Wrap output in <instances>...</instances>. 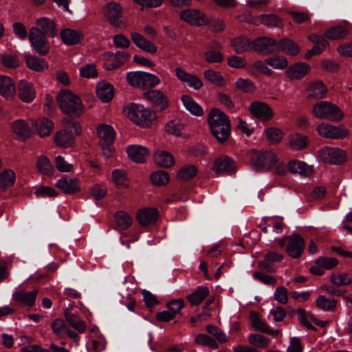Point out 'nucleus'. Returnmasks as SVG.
Instances as JSON below:
<instances>
[{
  "label": "nucleus",
  "instance_id": "obj_16",
  "mask_svg": "<svg viewBox=\"0 0 352 352\" xmlns=\"http://www.w3.org/2000/svg\"><path fill=\"white\" fill-rule=\"evenodd\" d=\"M352 31V24L344 21L342 23L328 29L324 34L331 40H340L345 38Z\"/></svg>",
  "mask_w": 352,
  "mask_h": 352
},
{
  "label": "nucleus",
  "instance_id": "obj_52",
  "mask_svg": "<svg viewBox=\"0 0 352 352\" xmlns=\"http://www.w3.org/2000/svg\"><path fill=\"white\" fill-rule=\"evenodd\" d=\"M184 129V124L177 119L168 122L165 126V130L168 133L175 136H181Z\"/></svg>",
  "mask_w": 352,
  "mask_h": 352
},
{
  "label": "nucleus",
  "instance_id": "obj_60",
  "mask_svg": "<svg viewBox=\"0 0 352 352\" xmlns=\"http://www.w3.org/2000/svg\"><path fill=\"white\" fill-rule=\"evenodd\" d=\"M236 87L245 93L254 92L256 90V85L249 78H239L235 82Z\"/></svg>",
  "mask_w": 352,
  "mask_h": 352
},
{
  "label": "nucleus",
  "instance_id": "obj_62",
  "mask_svg": "<svg viewBox=\"0 0 352 352\" xmlns=\"http://www.w3.org/2000/svg\"><path fill=\"white\" fill-rule=\"evenodd\" d=\"M315 263L322 269L331 270L338 265V261L334 257L320 256L316 260Z\"/></svg>",
  "mask_w": 352,
  "mask_h": 352
},
{
  "label": "nucleus",
  "instance_id": "obj_20",
  "mask_svg": "<svg viewBox=\"0 0 352 352\" xmlns=\"http://www.w3.org/2000/svg\"><path fill=\"white\" fill-rule=\"evenodd\" d=\"M310 71L308 64L302 62L296 63L287 68L286 76L291 80H298L303 78Z\"/></svg>",
  "mask_w": 352,
  "mask_h": 352
},
{
  "label": "nucleus",
  "instance_id": "obj_43",
  "mask_svg": "<svg viewBox=\"0 0 352 352\" xmlns=\"http://www.w3.org/2000/svg\"><path fill=\"white\" fill-rule=\"evenodd\" d=\"M299 322L309 330H316L311 324L314 315L311 312L306 311L304 309L298 308L296 311Z\"/></svg>",
  "mask_w": 352,
  "mask_h": 352
},
{
  "label": "nucleus",
  "instance_id": "obj_4",
  "mask_svg": "<svg viewBox=\"0 0 352 352\" xmlns=\"http://www.w3.org/2000/svg\"><path fill=\"white\" fill-rule=\"evenodd\" d=\"M126 113L133 123L141 127L150 126L155 118L153 111L137 104H131L127 108Z\"/></svg>",
  "mask_w": 352,
  "mask_h": 352
},
{
  "label": "nucleus",
  "instance_id": "obj_18",
  "mask_svg": "<svg viewBox=\"0 0 352 352\" xmlns=\"http://www.w3.org/2000/svg\"><path fill=\"white\" fill-rule=\"evenodd\" d=\"M126 152L129 159L136 163H144L149 156L148 149L142 145H129L127 146Z\"/></svg>",
  "mask_w": 352,
  "mask_h": 352
},
{
  "label": "nucleus",
  "instance_id": "obj_27",
  "mask_svg": "<svg viewBox=\"0 0 352 352\" xmlns=\"http://www.w3.org/2000/svg\"><path fill=\"white\" fill-rule=\"evenodd\" d=\"M15 93V85L12 78L7 76H0V94L6 98H12Z\"/></svg>",
  "mask_w": 352,
  "mask_h": 352
},
{
  "label": "nucleus",
  "instance_id": "obj_11",
  "mask_svg": "<svg viewBox=\"0 0 352 352\" xmlns=\"http://www.w3.org/2000/svg\"><path fill=\"white\" fill-rule=\"evenodd\" d=\"M143 98L153 107L164 111L169 105L168 98L158 89L148 90L143 94Z\"/></svg>",
  "mask_w": 352,
  "mask_h": 352
},
{
  "label": "nucleus",
  "instance_id": "obj_22",
  "mask_svg": "<svg viewBox=\"0 0 352 352\" xmlns=\"http://www.w3.org/2000/svg\"><path fill=\"white\" fill-rule=\"evenodd\" d=\"M236 167L233 160L226 155L220 156L214 161L213 170L217 174L231 173Z\"/></svg>",
  "mask_w": 352,
  "mask_h": 352
},
{
  "label": "nucleus",
  "instance_id": "obj_56",
  "mask_svg": "<svg viewBox=\"0 0 352 352\" xmlns=\"http://www.w3.org/2000/svg\"><path fill=\"white\" fill-rule=\"evenodd\" d=\"M169 175L164 170H157L150 176L151 182L157 186H164L169 181Z\"/></svg>",
  "mask_w": 352,
  "mask_h": 352
},
{
  "label": "nucleus",
  "instance_id": "obj_5",
  "mask_svg": "<svg viewBox=\"0 0 352 352\" xmlns=\"http://www.w3.org/2000/svg\"><path fill=\"white\" fill-rule=\"evenodd\" d=\"M252 168L256 171L269 170L278 162L276 155L271 151L251 153Z\"/></svg>",
  "mask_w": 352,
  "mask_h": 352
},
{
  "label": "nucleus",
  "instance_id": "obj_14",
  "mask_svg": "<svg viewBox=\"0 0 352 352\" xmlns=\"http://www.w3.org/2000/svg\"><path fill=\"white\" fill-rule=\"evenodd\" d=\"M249 110L254 117L263 122L270 121L274 116L272 109L267 104L263 102L256 101L251 103Z\"/></svg>",
  "mask_w": 352,
  "mask_h": 352
},
{
  "label": "nucleus",
  "instance_id": "obj_35",
  "mask_svg": "<svg viewBox=\"0 0 352 352\" xmlns=\"http://www.w3.org/2000/svg\"><path fill=\"white\" fill-rule=\"evenodd\" d=\"M111 179L119 189H125L129 186V179L123 169H116L111 173Z\"/></svg>",
  "mask_w": 352,
  "mask_h": 352
},
{
  "label": "nucleus",
  "instance_id": "obj_32",
  "mask_svg": "<svg viewBox=\"0 0 352 352\" xmlns=\"http://www.w3.org/2000/svg\"><path fill=\"white\" fill-rule=\"evenodd\" d=\"M288 170L292 173H298L307 176L312 172V166H308L304 162L299 160H291L287 164Z\"/></svg>",
  "mask_w": 352,
  "mask_h": 352
},
{
  "label": "nucleus",
  "instance_id": "obj_6",
  "mask_svg": "<svg viewBox=\"0 0 352 352\" xmlns=\"http://www.w3.org/2000/svg\"><path fill=\"white\" fill-rule=\"evenodd\" d=\"M104 16L109 23L117 28H125L126 22L122 16V8L117 2H109L104 10Z\"/></svg>",
  "mask_w": 352,
  "mask_h": 352
},
{
  "label": "nucleus",
  "instance_id": "obj_58",
  "mask_svg": "<svg viewBox=\"0 0 352 352\" xmlns=\"http://www.w3.org/2000/svg\"><path fill=\"white\" fill-rule=\"evenodd\" d=\"M258 20L261 23L269 27H280L282 25L280 19L273 14H261Z\"/></svg>",
  "mask_w": 352,
  "mask_h": 352
},
{
  "label": "nucleus",
  "instance_id": "obj_38",
  "mask_svg": "<svg viewBox=\"0 0 352 352\" xmlns=\"http://www.w3.org/2000/svg\"><path fill=\"white\" fill-rule=\"evenodd\" d=\"M231 43L234 51L238 54H242L252 49V42L246 37L239 36L233 38Z\"/></svg>",
  "mask_w": 352,
  "mask_h": 352
},
{
  "label": "nucleus",
  "instance_id": "obj_34",
  "mask_svg": "<svg viewBox=\"0 0 352 352\" xmlns=\"http://www.w3.org/2000/svg\"><path fill=\"white\" fill-rule=\"evenodd\" d=\"M210 294L209 288L199 286L192 294L186 296L192 306L199 305Z\"/></svg>",
  "mask_w": 352,
  "mask_h": 352
},
{
  "label": "nucleus",
  "instance_id": "obj_42",
  "mask_svg": "<svg viewBox=\"0 0 352 352\" xmlns=\"http://www.w3.org/2000/svg\"><path fill=\"white\" fill-rule=\"evenodd\" d=\"M309 89L311 94L308 96L309 98L322 99L327 92V89L322 81L311 83Z\"/></svg>",
  "mask_w": 352,
  "mask_h": 352
},
{
  "label": "nucleus",
  "instance_id": "obj_24",
  "mask_svg": "<svg viewBox=\"0 0 352 352\" xmlns=\"http://www.w3.org/2000/svg\"><path fill=\"white\" fill-rule=\"evenodd\" d=\"M158 210L155 208H148L140 210L137 214V219L142 226L154 223L158 217Z\"/></svg>",
  "mask_w": 352,
  "mask_h": 352
},
{
  "label": "nucleus",
  "instance_id": "obj_55",
  "mask_svg": "<svg viewBox=\"0 0 352 352\" xmlns=\"http://www.w3.org/2000/svg\"><path fill=\"white\" fill-rule=\"evenodd\" d=\"M195 342L199 345L209 346L211 349H217L219 347L216 340L206 333H200L196 336Z\"/></svg>",
  "mask_w": 352,
  "mask_h": 352
},
{
  "label": "nucleus",
  "instance_id": "obj_12",
  "mask_svg": "<svg viewBox=\"0 0 352 352\" xmlns=\"http://www.w3.org/2000/svg\"><path fill=\"white\" fill-rule=\"evenodd\" d=\"M305 241L302 236L297 233L289 236L285 251L293 258L300 257L304 252Z\"/></svg>",
  "mask_w": 352,
  "mask_h": 352
},
{
  "label": "nucleus",
  "instance_id": "obj_39",
  "mask_svg": "<svg viewBox=\"0 0 352 352\" xmlns=\"http://www.w3.org/2000/svg\"><path fill=\"white\" fill-rule=\"evenodd\" d=\"M116 228L124 230L129 228L133 223L132 217L124 211H119L115 215Z\"/></svg>",
  "mask_w": 352,
  "mask_h": 352
},
{
  "label": "nucleus",
  "instance_id": "obj_31",
  "mask_svg": "<svg viewBox=\"0 0 352 352\" xmlns=\"http://www.w3.org/2000/svg\"><path fill=\"white\" fill-rule=\"evenodd\" d=\"M280 51L289 56H296L300 52V47L294 41L283 38L278 44L277 52Z\"/></svg>",
  "mask_w": 352,
  "mask_h": 352
},
{
  "label": "nucleus",
  "instance_id": "obj_36",
  "mask_svg": "<svg viewBox=\"0 0 352 352\" xmlns=\"http://www.w3.org/2000/svg\"><path fill=\"white\" fill-rule=\"evenodd\" d=\"M40 137H46L50 135L54 128L52 122L46 118H41L34 121V126Z\"/></svg>",
  "mask_w": 352,
  "mask_h": 352
},
{
  "label": "nucleus",
  "instance_id": "obj_10",
  "mask_svg": "<svg viewBox=\"0 0 352 352\" xmlns=\"http://www.w3.org/2000/svg\"><path fill=\"white\" fill-rule=\"evenodd\" d=\"M37 294V289L28 292L20 289L14 292L12 297L14 304L16 305L21 307L30 308L34 305Z\"/></svg>",
  "mask_w": 352,
  "mask_h": 352
},
{
  "label": "nucleus",
  "instance_id": "obj_23",
  "mask_svg": "<svg viewBox=\"0 0 352 352\" xmlns=\"http://www.w3.org/2000/svg\"><path fill=\"white\" fill-rule=\"evenodd\" d=\"M131 38L134 44L144 52L154 54L157 52V48L154 43L147 40L138 32H132Z\"/></svg>",
  "mask_w": 352,
  "mask_h": 352
},
{
  "label": "nucleus",
  "instance_id": "obj_29",
  "mask_svg": "<svg viewBox=\"0 0 352 352\" xmlns=\"http://www.w3.org/2000/svg\"><path fill=\"white\" fill-rule=\"evenodd\" d=\"M129 58V55L123 52H118L109 56V60L104 64L107 70H113L122 65Z\"/></svg>",
  "mask_w": 352,
  "mask_h": 352
},
{
  "label": "nucleus",
  "instance_id": "obj_30",
  "mask_svg": "<svg viewBox=\"0 0 352 352\" xmlns=\"http://www.w3.org/2000/svg\"><path fill=\"white\" fill-rule=\"evenodd\" d=\"M98 138L105 144L113 143L116 138V132L113 128L108 124H101L97 129Z\"/></svg>",
  "mask_w": 352,
  "mask_h": 352
},
{
  "label": "nucleus",
  "instance_id": "obj_53",
  "mask_svg": "<svg viewBox=\"0 0 352 352\" xmlns=\"http://www.w3.org/2000/svg\"><path fill=\"white\" fill-rule=\"evenodd\" d=\"M65 316L67 321L72 327L76 330H85L86 328L85 323L78 316L75 314L70 313L67 311H65Z\"/></svg>",
  "mask_w": 352,
  "mask_h": 352
},
{
  "label": "nucleus",
  "instance_id": "obj_17",
  "mask_svg": "<svg viewBox=\"0 0 352 352\" xmlns=\"http://www.w3.org/2000/svg\"><path fill=\"white\" fill-rule=\"evenodd\" d=\"M179 17L184 21L192 25L199 26L206 23L205 15L197 10H184L181 11Z\"/></svg>",
  "mask_w": 352,
  "mask_h": 352
},
{
  "label": "nucleus",
  "instance_id": "obj_37",
  "mask_svg": "<svg viewBox=\"0 0 352 352\" xmlns=\"http://www.w3.org/2000/svg\"><path fill=\"white\" fill-rule=\"evenodd\" d=\"M181 99L185 108L192 114L196 116H201L204 114L201 107L191 96L183 95Z\"/></svg>",
  "mask_w": 352,
  "mask_h": 352
},
{
  "label": "nucleus",
  "instance_id": "obj_8",
  "mask_svg": "<svg viewBox=\"0 0 352 352\" xmlns=\"http://www.w3.org/2000/svg\"><path fill=\"white\" fill-rule=\"evenodd\" d=\"M316 131L321 137L331 140L343 139L349 134L343 125L334 126L325 122L318 124Z\"/></svg>",
  "mask_w": 352,
  "mask_h": 352
},
{
  "label": "nucleus",
  "instance_id": "obj_33",
  "mask_svg": "<svg viewBox=\"0 0 352 352\" xmlns=\"http://www.w3.org/2000/svg\"><path fill=\"white\" fill-rule=\"evenodd\" d=\"M56 186L65 194H73L80 190L77 179L62 178L57 181Z\"/></svg>",
  "mask_w": 352,
  "mask_h": 352
},
{
  "label": "nucleus",
  "instance_id": "obj_15",
  "mask_svg": "<svg viewBox=\"0 0 352 352\" xmlns=\"http://www.w3.org/2000/svg\"><path fill=\"white\" fill-rule=\"evenodd\" d=\"M283 259V254L274 251H267L265 254L263 259L258 263L257 266L266 272L272 273L275 271L274 263L280 262Z\"/></svg>",
  "mask_w": 352,
  "mask_h": 352
},
{
  "label": "nucleus",
  "instance_id": "obj_50",
  "mask_svg": "<svg viewBox=\"0 0 352 352\" xmlns=\"http://www.w3.org/2000/svg\"><path fill=\"white\" fill-rule=\"evenodd\" d=\"M316 305L322 310L332 311L336 307L337 300L333 298H327L324 295H320L316 299Z\"/></svg>",
  "mask_w": 352,
  "mask_h": 352
},
{
  "label": "nucleus",
  "instance_id": "obj_28",
  "mask_svg": "<svg viewBox=\"0 0 352 352\" xmlns=\"http://www.w3.org/2000/svg\"><path fill=\"white\" fill-rule=\"evenodd\" d=\"M155 163L161 167L170 168L175 164L173 155L166 151H157L153 155Z\"/></svg>",
  "mask_w": 352,
  "mask_h": 352
},
{
  "label": "nucleus",
  "instance_id": "obj_46",
  "mask_svg": "<svg viewBox=\"0 0 352 352\" xmlns=\"http://www.w3.org/2000/svg\"><path fill=\"white\" fill-rule=\"evenodd\" d=\"M265 62L275 69H284L288 65L287 59L283 56H273L265 58Z\"/></svg>",
  "mask_w": 352,
  "mask_h": 352
},
{
  "label": "nucleus",
  "instance_id": "obj_57",
  "mask_svg": "<svg viewBox=\"0 0 352 352\" xmlns=\"http://www.w3.org/2000/svg\"><path fill=\"white\" fill-rule=\"evenodd\" d=\"M248 340L250 344L258 348H266L270 344V340L267 338L258 333L250 334Z\"/></svg>",
  "mask_w": 352,
  "mask_h": 352
},
{
  "label": "nucleus",
  "instance_id": "obj_51",
  "mask_svg": "<svg viewBox=\"0 0 352 352\" xmlns=\"http://www.w3.org/2000/svg\"><path fill=\"white\" fill-rule=\"evenodd\" d=\"M64 129L61 130L69 135H73L74 137H76L81 133V127L80 124L71 119L65 120L63 121Z\"/></svg>",
  "mask_w": 352,
  "mask_h": 352
},
{
  "label": "nucleus",
  "instance_id": "obj_54",
  "mask_svg": "<svg viewBox=\"0 0 352 352\" xmlns=\"http://www.w3.org/2000/svg\"><path fill=\"white\" fill-rule=\"evenodd\" d=\"M197 168L194 165H188L182 167L177 173V177L182 181L189 180L196 176Z\"/></svg>",
  "mask_w": 352,
  "mask_h": 352
},
{
  "label": "nucleus",
  "instance_id": "obj_40",
  "mask_svg": "<svg viewBox=\"0 0 352 352\" xmlns=\"http://www.w3.org/2000/svg\"><path fill=\"white\" fill-rule=\"evenodd\" d=\"M36 27L38 28L45 35L54 36L56 34V30L54 23L47 18H41L36 20Z\"/></svg>",
  "mask_w": 352,
  "mask_h": 352
},
{
  "label": "nucleus",
  "instance_id": "obj_47",
  "mask_svg": "<svg viewBox=\"0 0 352 352\" xmlns=\"http://www.w3.org/2000/svg\"><path fill=\"white\" fill-rule=\"evenodd\" d=\"M204 76L208 81L217 86L223 87L226 85L224 78L219 72L212 69H206L204 72Z\"/></svg>",
  "mask_w": 352,
  "mask_h": 352
},
{
  "label": "nucleus",
  "instance_id": "obj_3",
  "mask_svg": "<svg viewBox=\"0 0 352 352\" xmlns=\"http://www.w3.org/2000/svg\"><path fill=\"white\" fill-rule=\"evenodd\" d=\"M312 114L319 119H324L332 122H338L343 119L344 113L336 104L322 100L314 104Z\"/></svg>",
  "mask_w": 352,
  "mask_h": 352
},
{
  "label": "nucleus",
  "instance_id": "obj_45",
  "mask_svg": "<svg viewBox=\"0 0 352 352\" xmlns=\"http://www.w3.org/2000/svg\"><path fill=\"white\" fill-rule=\"evenodd\" d=\"M288 143L294 150H301L306 147L307 138L299 133L294 134L289 137Z\"/></svg>",
  "mask_w": 352,
  "mask_h": 352
},
{
  "label": "nucleus",
  "instance_id": "obj_13",
  "mask_svg": "<svg viewBox=\"0 0 352 352\" xmlns=\"http://www.w3.org/2000/svg\"><path fill=\"white\" fill-rule=\"evenodd\" d=\"M252 49L265 56L277 52L278 43L272 38L260 37L252 42Z\"/></svg>",
  "mask_w": 352,
  "mask_h": 352
},
{
  "label": "nucleus",
  "instance_id": "obj_19",
  "mask_svg": "<svg viewBox=\"0 0 352 352\" xmlns=\"http://www.w3.org/2000/svg\"><path fill=\"white\" fill-rule=\"evenodd\" d=\"M34 126V120H29L28 121L18 120L12 124L14 133L22 139H26L31 135L32 129Z\"/></svg>",
  "mask_w": 352,
  "mask_h": 352
},
{
  "label": "nucleus",
  "instance_id": "obj_44",
  "mask_svg": "<svg viewBox=\"0 0 352 352\" xmlns=\"http://www.w3.org/2000/svg\"><path fill=\"white\" fill-rule=\"evenodd\" d=\"M75 137L63 131H59L56 133L54 142L57 146L67 148L72 146Z\"/></svg>",
  "mask_w": 352,
  "mask_h": 352
},
{
  "label": "nucleus",
  "instance_id": "obj_41",
  "mask_svg": "<svg viewBox=\"0 0 352 352\" xmlns=\"http://www.w3.org/2000/svg\"><path fill=\"white\" fill-rule=\"evenodd\" d=\"M25 62L28 67L36 72H43L48 67L45 59L32 56H25Z\"/></svg>",
  "mask_w": 352,
  "mask_h": 352
},
{
  "label": "nucleus",
  "instance_id": "obj_49",
  "mask_svg": "<svg viewBox=\"0 0 352 352\" xmlns=\"http://www.w3.org/2000/svg\"><path fill=\"white\" fill-rule=\"evenodd\" d=\"M0 62L3 67L15 69L19 67L21 61L16 54H3L1 55Z\"/></svg>",
  "mask_w": 352,
  "mask_h": 352
},
{
  "label": "nucleus",
  "instance_id": "obj_61",
  "mask_svg": "<svg viewBox=\"0 0 352 352\" xmlns=\"http://www.w3.org/2000/svg\"><path fill=\"white\" fill-rule=\"evenodd\" d=\"M265 132L266 138L270 144L279 142L283 137V132L277 128L270 127L267 129Z\"/></svg>",
  "mask_w": 352,
  "mask_h": 352
},
{
  "label": "nucleus",
  "instance_id": "obj_7",
  "mask_svg": "<svg viewBox=\"0 0 352 352\" xmlns=\"http://www.w3.org/2000/svg\"><path fill=\"white\" fill-rule=\"evenodd\" d=\"M29 41L33 50L39 55L45 56L50 52V44L46 35L38 28H32L30 30Z\"/></svg>",
  "mask_w": 352,
  "mask_h": 352
},
{
  "label": "nucleus",
  "instance_id": "obj_63",
  "mask_svg": "<svg viewBox=\"0 0 352 352\" xmlns=\"http://www.w3.org/2000/svg\"><path fill=\"white\" fill-rule=\"evenodd\" d=\"M37 168L40 173L49 175L53 170V166L50 160L45 156H41L37 160Z\"/></svg>",
  "mask_w": 352,
  "mask_h": 352
},
{
  "label": "nucleus",
  "instance_id": "obj_21",
  "mask_svg": "<svg viewBox=\"0 0 352 352\" xmlns=\"http://www.w3.org/2000/svg\"><path fill=\"white\" fill-rule=\"evenodd\" d=\"M19 98L24 102H32L36 96V91L32 82L21 80L18 86Z\"/></svg>",
  "mask_w": 352,
  "mask_h": 352
},
{
  "label": "nucleus",
  "instance_id": "obj_26",
  "mask_svg": "<svg viewBox=\"0 0 352 352\" xmlns=\"http://www.w3.org/2000/svg\"><path fill=\"white\" fill-rule=\"evenodd\" d=\"M96 94L103 102H108L112 100L114 95V88L109 82H99L97 85Z\"/></svg>",
  "mask_w": 352,
  "mask_h": 352
},
{
  "label": "nucleus",
  "instance_id": "obj_2",
  "mask_svg": "<svg viewBox=\"0 0 352 352\" xmlns=\"http://www.w3.org/2000/svg\"><path fill=\"white\" fill-rule=\"evenodd\" d=\"M56 100L60 109L66 114L79 117L85 111V107L81 99L69 90L61 91Z\"/></svg>",
  "mask_w": 352,
  "mask_h": 352
},
{
  "label": "nucleus",
  "instance_id": "obj_48",
  "mask_svg": "<svg viewBox=\"0 0 352 352\" xmlns=\"http://www.w3.org/2000/svg\"><path fill=\"white\" fill-rule=\"evenodd\" d=\"M15 173L10 169L5 170L0 173V188L5 189L12 186L15 182Z\"/></svg>",
  "mask_w": 352,
  "mask_h": 352
},
{
  "label": "nucleus",
  "instance_id": "obj_1",
  "mask_svg": "<svg viewBox=\"0 0 352 352\" xmlns=\"http://www.w3.org/2000/svg\"><path fill=\"white\" fill-rule=\"evenodd\" d=\"M208 123L212 135L219 142L227 141L230 134V123L223 112L217 109H212L208 117Z\"/></svg>",
  "mask_w": 352,
  "mask_h": 352
},
{
  "label": "nucleus",
  "instance_id": "obj_64",
  "mask_svg": "<svg viewBox=\"0 0 352 352\" xmlns=\"http://www.w3.org/2000/svg\"><path fill=\"white\" fill-rule=\"evenodd\" d=\"M144 72H130L126 74V80L133 87H142Z\"/></svg>",
  "mask_w": 352,
  "mask_h": 352
},
{
  "label": "nucleus",
  "instance_id": "obj_9",
  "mask_svg": "<svg viewBox=\"0 0 352 352\" xmlns=\"http://www.w3.org/2000/svg\"><path fill=\"white\" fill-rule=\"evenodd\" d=\"M320 156L324 162L335 165L342 164L346 160L345 151L338 147L326 146L320 150Z\"/></svg>",
  "mask_w": 352,
  "mask_h": 352
},
{
  "label": "nucleus",
  "instance_id": "obj_25",
  "mask_svg": "<svg viewBox=\"0 0 352 352\" xmlns=\"http://www.w3.org/2000/svg\"><path fill=\"white\" fill-rule=\"evenodd\" d=\"M60 35L63 42L68 45H76L83 38V34L80 30L70 28L63 30Z\"/></svg>",
  "mask_w": 352,
  "mask_h": 352
},
{
  "label": "nucleus",
  "instance_id": "obj_59",
  "mask_svg": "<svg viewBox=\"0 0 352 352\" xmlns=\"http://www.w3.org/2000/svg\"><path fill=\"white\" fill-rule=\"evenodd\" d=\"M330 281L335 285L344 286L352 283V276L348 274H333Z\"/></svg>",
  "mask_w": 352,
  "mask_h": 352
}]
</instances>
